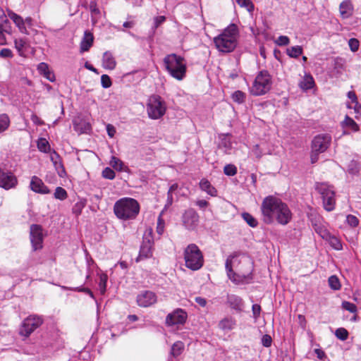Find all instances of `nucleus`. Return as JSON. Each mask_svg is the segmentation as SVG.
I'll return each mask as SVG.
<instances>
[{"label":"nucleus","instance_id":"10","mask_svg":"<svg viewBox=\"0 0 361 361\" xmlns=\"http://www.w3.org/2000/svg\"><path fill=\"white\" fill-rule=\"evenodd\" d=\"M43 323V319L38 315H30L25 319L20 329V334L23 336H29Z\"/></svg>","mask_w":361,"mask_h":361},{"label":"nucleus","instance_id":"14","mask_svg":"<svg viewBox=\"0 0 361 361\" xmlns=\"http://www.w3.org/2000/svg\"><path fill=\"white\" fill-rule=\"evenodd\" d=\"M30 241L34 251L42 248L43 235L39 225L32 224L30 226Z\"/></svg>","mask_w":361,"mask_h":361},{"label":"nucleus","instance_id":"15","mask_svg":"<svg viewBox=\"0 0 361 361\" xmlns=\"http://www.w3.org/2000/svg\"><path fill=\"white\" fill-rule=\"evenodd\" d=\"M186 319L187 313L183 310L178 308L166 316V324L168 326L183 324L185 322Z\"/></svg>","mask_w":361,"mask_h":361},{"label":"nucleus","instance_id":"2","mask_svg":"<svg viewBox=\"0 0 361 361\" xmlns=\"http://www.w3.org/2000/svg\"><path fill=\"white\" fill-rule=\"evenodd\" d=\"M238 34V26L233 23L230 24L221 34L214 38L216 48L223 53L233 51L237 46Z\"/></svg>","mask_w":361,"mask_h":361},{"label":"nucleus","instance_id":"48","mask_svg":"<svg viewBox=\"0 0 361 361\" xmlns=\"http://www.w3.org/2000/svg\"><path fill=\"white\" fill-rule=\"evenodd\" d=\"M345 222L348 226L355 228L359 224V219L354 215L348 214L346 216Z\"/></svg>","mask_w":361,"mask_h":361},{"label":"nucleus","instance_id":"57","mask_svg":"<svg viewBox=\"0 0 361 361\" xmlns=\"http://www.w3.org/2000/svg\"><path fill=\"white\" fill-rule=\"evenodd\" d=\"M13 56V52L10 49L4 48L0 51V57L4 59H11Z\"/></svg>","mask_w":361,"mask_h":361},{"label":"nucleus","instance_id":"5","mask_svg":"<svg viewBox=\"0 0 361 361\" xmlns=\"http://www.w3.org/2000/svg\"><path fill=\"white\" fill-rule=\"evenodd\" d=\"M272 78L266 70L260 71L256 75L250 92L254 96H262L267 94L271 88Z\"/></svg>","mask_w":361,"mask_h":361},{"label":"nucleus","instance_id":"28","mask_svg":"<svg viewBox=\"0 0 361 361\" xmlns=\"http://www.w3.org/2000/svg\"><path fill=\"white\" fill-rule=\"evenodd\" d=\"M200 188L202 191L206 192L208 195L212 197H216L217 195L216 189L212 185L210 182L206 178H202L200 180Z\"/></svg>","mask_w":361,"mask_h":361},{"label":"nucleus","instance_id":"41","mask_svg":"<svg viewBox=\"0 0 361 361\" xmlns=\"http://www.w3.org/2000/svg\"><path fill=\"white\" fill-rule=\"evenodd\" d=\"M54 197L57 200H64L67 198L68 194L64 188L61 187H57L55 190Z\"/></svg>","mask_w":361,"mask_h":361},{"label":"nucleus","instance_id":"25","mask_svg":"<svg viewBox=\"0 0 361 361\" xmlns=\"http://www.w3.org/2000/svg\"><path fill=\"white\" fill-rule=\"evenodd\" d=\"M339 11L343 18H348L353 12V6L350 0H345L340 4Z\"/></svg>","mask_w":361,"mask_h":361},{"label":"nucleus","instance_id":"60","mask_svg":"<svg viewBox=\"0 0 361 361\" xmlns=\"http://www.w3.org/2000/svg\"><path fill=\"white\" fill-rule=\"evenodd\" d=\"M49 70V66L46 63L42 62L39 63L37 66V71L41 75H43L45 72H47Z\"/></svg>","mask_w":361,"mask_h":361},{"label":"nucleus","instance_id":"61","mask_svg":"<svg viewBox=\"0 0 361 361\" xmlns=\"http://www.w3.org/2000/svg\"><path fill=\"white\" fill-rule=\"evenodd\" d=\"M15 47L20 51H21L25 45V41L23 39H16L14 41Z\"/></svg>","mask_w":361,"mask_h":361},{"label":"nucleus","instance_id":"29","mask_svg":"<svg viewBox=\"0 0 361 361\" xmlns=\"http://www.w3.org/2000/svg\"><path fill=\"white\" fill-rule=\"evenodd\" d=\"M89 7L91 13V21L92 25H94L101 16V11L94 1H90Z\"/></svg>","mask_w":361,"mask_h":361},{"label":"nucleus","instance_id":"32","mask_svg":"<svg viewBox=\"0 0 361 361\" xmlns=\"http://www.w3.org/2000/svg\"><path fill=\"white\" fill-rule=\"evenodd\" d=\"M303 52L302 47L301 46H293L288 48L286 49L287 55L293 59L298 58L300 55H302Z\"/></svg>","mask_w":361,"mask_h":361},{"label":"nucleus","instance_id":"11","mask_svg":"<svg viewBox=\"0 0 361 361\" xmlns=\"http://www.w3.org/2000/svg\"><path fill=\"white\" fill-rule=\"evenodd\" d=\"M18 183L17 177L11 170L0 166V188L8 190L16 188Z\"/></svg>","mask_w":361,"mask_h":361},{"label":"nucleus","instance_id":"6","mask_svg":"<svg viewBox=\"0 0 361 361\" xmlns=\"http://www.w3.org/2000/svg\"><path fill=\"white\" fill-rule=\"evenodd\" d=\"M184 259L187 268L192 270H199L204 264V257L197 245L191 243L184 250Z\"/></svg>","mask_w":361,"mask_h":361},{"label":"nucleus","instance_id":"27","mask_svg":"<svg viewBox=\"0 0 361 361\" xmlns=\"http://www.w3.org/2000/svg\"><path fill=\"white\" fill-rule=\"evenodd\" d=\"M236 326V320L231 317H227L221 319L219 323V327L224 331H229L234 329Z\"/></svg>","mask_w":361,"mask_h":361},{"label":"nucleus","instance_id":"59","mask_svg":"<svg viewBox=\"0 0 361 361\" xmlns=\"http://www.w3.org/2000/svg\"><path fill=\"white\" fill-rule=\"evenodd\" d=\"M49 152L50 160L53 163V165L61 161V157L56 151L53 150L52 152L50 151Z\"/></svg>","mask_w":361,"mask_h":361},{"label":"nucleus","instance_id":"51","mask_svg":"<svg viewBox=\"0 0 361 361\" xmlns=\"http://www.w3.org/2000/svg\"><path fill=\"white\" fill-rule=\"evenodd\" d=\"M115 172L113 169H111L109 167H106L102 171V176L104 178L109 179V180H113L115 178Z\"/></svg>","mask_w":361,"mask_h":361},{"label":"nucleus","instance_id":"21","mask_svg":"<svg viewBox=\"0 0 361 361\" xmlns=\"http://www.w3.org/2000/svg\"><path fill=\"white\" fill-rule=\"evenodd\" d=\"M219 149L222 150L224 154H230L232 150V142L231 140V135L221 134L219 135Z\"/></svg>","mask_w":361,"mask_h":361},{"label":"nucleus","instance_id":"12","mask_svg":"<svg viewBox=\"0 0 361 361\" xmlns=\"http://www.w3.org/2000/svg\"><path fill=\"white\" fill-rule=\"evenodd\" d=\"M331 142V135L330 134H319L312 141V149L314 152L323 153L329 147Z\"/></svg>","mask_w":361,"mask_h":361},{"label":"nucleus","instance_id":"22","mask_svg":"<svg viewBox=\"0 0 361 361\" xmlns=\"http://www.w3.org/2000/svg\"><path fill=\"white\" fill-rule=\"evenodd\" d=\"M343 129V135L350 134V132H357L359 130L357 123L348 116H345V119L341 123Z\"/></svg>","mask_w":361,"mask_h":361},{"label":"nucleus","instance_id":"53","mask_svg":"<svg viewBox=\"0 0 361 361\" xmlns=\"http://www.w3.org/2000/svg\"><path fill=\"white\" fill-rule=\"evenodd\" d=\"M347 106L349 109H353L355 113L356 114L355 118H357L359 116H361V106L359 104L358 102H355L354 104H348Z\"/></svg>","mask_w":361,"mask_h":361},{"label":"nucleus","instance_id":"36","mask_svg":"<svg viewBox=\"0 0 361 361\" xmlns=\"http://www.w3.org/2000/svg\"><path fill=\"white\" fill-rule=\"evenodd\" d=\"M242 218L250 227L255 228L258 225L257 219L247 212H243L242 214Z\"/></svg>","mask_w":361,"mask_h":361},{"label":"nucleus","instance_id":"37","mask_svg":"<svg viewBox=\"0 0 361 361\" xmlns=\"http://www.w3.org/2000/svg\"><path fill=\"white\" fill-rule=\"evenodd\" d=\"M10 126V119L7 114L0 115V133L4 132Z\"/></svg>","mask_w":361,"mask_h":361},{"label":"nucleus","instance_id":"20","mask_svg":"<svg viewBox=\"0 0 361 361\" xmlns=\"http://www.w3.org/2000/svg\"><path fill=\"white\" fill-rule=\"evenodd\" d=\"M8 17L13 20L16 26L18 28L19 31L23 34H28L26 26L25 25L24 19L18 14L14 13L11 10L7 11Z\"/></svg>","mask_w":361,"mask_h":361},{"label":"nucleus","instance_id":"7","mask_svg":"<svg viewBox=\"0 0 361 361\" xmlns=\"http://www.w3.org/2000/svg\"><path fill=\"white\" fill-rule=\"evenodd\" d=\"M232 258L233 256H229L225 263L226 274L228 279L235 284H247L252 280V267L250 261H247V264L250 266V271L247 274L235 273L232 268Z\"/></svg>","mask_w":361,"mask_h":361},{"label":"nucleus","instance_id":"26","mask_svg":"<svg viewBox=\"0 0 361 361\" xmlns=\"http://www.w3.org/2000/svg\"><path fill=\"white\" fill-rule=\"evenodd\" d=\"M93 41V35L90 32L86 30L84 33L83 38L80 42V51H87L90 49V48L92 46Z\"/></svg>","mask_w":361,"mask_h":361},{"label":"nucleus","instance_id":"1","mask_svg":"<svg viewBox=\"0 0 361 361\" xmlns=\"http://www.w3.org/2000/svg\"><path fill=\"white\" fill-rule=\"evenodd\" d=\"M260 210L262 221L266 224L277 222L280 225L285 226L292 219V212L288 204L274 195H268L263 199Z\"/></svg>","mask_w":361,"mask_h":361},{"label":"nucleus","instance_id":"49","mask_svg":"<svg viewBox=\"0 0 361 361\" xmlns=\"http://www.w3.org/2000/svg\"><path fill=\"white\" fill-rule=\"evenodd\" d=\"M341 306L344 310H345L351 313H356L357 311V308L356 305L355 304L348 302V301H343L342 302Z\"/></svg>","mask_w":361,"mask_h":361},{"label":"nucleus","instance_id":"8","mask_svg":"<svg viewBox=\"0 0 361 361\" xmlns=\"http://www.w3.org/2000/svg\"><path fill=\"white\" fill-rule=\"evenodd\" d=\"M315 189L322 196L324 208L328 212L333 211L336 205L334 187L326 183H317Z\"/></svg>","mask_w":361,"mask_h":361},{"label":"nucleus","instance_id":"56","mask_svg":"<svg viewBox=\"0 0 361 361\" xmlns=\"http://www.w3.org/2000/svg\"><path fill=\"white\" fill-rule=\"evenodd\" d=\"M348 45L352 51L355 52L358 50L359 41L355 38H351L348 41Z\"/></svg>","mask_w":361,"mask_h":361},{"label":"nucleus","instance_id":"23","mask_svg":"<svg viewBox=\"0 0 361 361\" xmlns=\"http://www.w3.org/2000/svg\"><path fill=\"white\" fill-rule=\"evenodd\" d=\"M152 255V243L148 240H143L136 262H139L142 259L149 258Z\"/></svg>","mask_w":361,"mask_h":361},{"label":"nucleus","instance_id":"40","mask_svg":"<svg viewBox=\"0 0 361 361\" xmlns=\"http://www.w3.org/2000/svg\"><path fill=\"white\" fill-rule=\"evenodd\" d=\"M330 288L334 290H338L341 288V285L338 278L335 276H331L328 280Z\"/></svg>","mask_w":361,"mask_h":361},{"label":"nucleus","instance_id":"31","mask_svg":"<svg viewBox=\"0 0 361 361\" xmlns=\"http://www.w3.org/2000/svg\"><path fill=\"white\" fill-rule=\"evenodd\" d=\"M325 240L334 250H341L343 249L342 243L340 239L336 236L329 233V235L327 236V238H326Z\"/></svg>","mask_w":361,"mask_h":361},{"label":"nucleus","instance_id":"18","mask_svg":"<svg viewBox=\"0 0 361 361\" xmlns=\"http://www.w3.org/2000/svg\"><path fill=\"white\" fill-rule=\"evenodd\" d=\"M30 188L33 192L36 193L43 195L50 193V190L48 187L44 185L43 181L39 178L35 176H32L31 178Z\"/></svg>","mask_w":361,"mask_h":361},{"label":"nucleus","instance_id":"54","mask_svg":"<svg viewBox=\"0 0 361 361\" xmlns=\"http://www.w3.org/2000/svg\"><path fill=\"white\" fill-rule=\"evenodd\" d=\"M166 20V17L164 16H159L154 18L153 30H156L159 26L164 23Z\"/></svg>","mask_w":361,"mask_h":361},{"label":"nucleus","instance_id":"44","mask_svg":"<svg viewBox=\"0 0 361 361\" xmlns=\"http://www.w3.org/2000/svg\"><path fill=\"white\" fill-rule=\"evenodd\" d=\"M85 207V201L80 200L76 202L72 209L73 213L76 216H78L81 214L83 208Z\"/></svg>","mask_w":361,"mask_h":361},{"label":"nucleus","instance_id":"50","mask_svg":"<svg viewBox=\"0 0 361 361\" xmlns=\"http://www.w3.org/2000/svg\"><path fill=\"white\" fill-rule=\"evenodd\" d=\"M101 85L103 88H109L112 85V81L111 78L106 74H104L101 76Z\"/></svg>","mask_w":361,"mask_h":361},{"label":"nucleus","instance_id":"19","mask_svg":"<svg viewBox=\"0 0 361 361\" xmlns=\"http://www.w3.org/2000/svg\"><path fill=\"white\" fill-rule=\"evenodd\" d=\"M227 304L232 310H234L237 312H242L244 307L243 299L240 296L234 294L227 295Z\"/></svg>","mask_w":361,"mask_h":361},{"label":"nucleus","instance_id":"30","mask_svg":"<svg viewBox=\"0 0 361 361\" xmlns=\"http://www.w3.org/2000/svg\"><path fill=\"white\" fill-rule=\"evenodd\" d=\"M314 80L310 74H305L302 80L300 82L299 86L303 90H308L314 87Z\"/></svg>","mask_w":361,"mask_h":361},{"label":"nucleus","instance_id":"55","mask_svg":"<svg viewBox=\"0 0 361 361\" xmlns=\"http://www.w3.org/2000/svg\"><path fill=\"white\" fill-rule=\"evenodd\" d=\"M252 315H253V318L255 321H257L259 316H260V312H261V307L258 304H254L252 305Z\"/></svg>","mask_w":361,"mask_h":361},{"label":"nucleus","instance_id":"52","mask_svg":"<svg viewBox=\"0 0 361 361\" xmlns=\"http://www.w3.org/2000/svg\"><path fill=\"white\" fill-rule=\"evenodd\" d=\"M275 43L278 46H286L290 43V39L287 36L281 35L276 39Z\"/></svg>","mask_w":361,"mask_h":361},{"label":"nucleus","instance_id":"47","mask_svg":"<svg viewBox=\"0 0 361 361\" xmlns=\"http://www.w3.org/2000/svg\"><path fill=\"white\" fill-rule=\"evenodd\" d=\"M224 172L226 176H233L237 173V168L233 164H226L224 168Z\"/></svg>","mask_w":361,"mask_h":361},{"label":"nucleus","instance_id":"39","mask_svg":"<svg viewBox=\"0 0 361 361\" xmlns=\"http://www.w3.org/2000/svg\"><path fill=\"white\" fill-rule=\"evenodd\" d=\"M111 166L116 171H123L124 169V164L118 158L112 157L110 161Z\"/></svg>","mask_w":361,"mask_h":361},{"label":"nucleus","instance_id":"24","mask_svg":"<svg viewBox=\"0 0 361 361\" xmlns=\"http://www.w3.org/2000/svg\"><path fill=\"white\" fill-rule=\"evenodd\" d=\"M102 66L104 69L112 71L116 66V61L110 51H105L102 56Z\"/></svg>","mask_w":361,"mask_h":361},{"label":"nucleus","instance_id":"63","mask_svg":"<svg viewBox=\"0 0 361 361\" xmlns=\"http://www.w3.org/2000/svg\"><path fill=\"white\" fill-rule=\"evenodd\" d=\"M314 353L316 354L317 358L320 360H323L326 357L324 351L319 348L314 349Z\"/></svg>","mask_w":361,"mask_h":361},{"label":"nucleus","instance_id":"16","mask_svg":"<svg viewBox=\"0 0 361 361\" xmlns=\"http://www.w3.org/2000/svg\"><path fill=\"white\" fill-rule=\"evenodd\" d=\"M198 221L199 215L193 209L186 210L183 215V225L188 230H194Z\"/></svg>","mask_w":361,"mask_h":361},{"label":"nucleus","instance_id":"13","mask_svg":"<svg viewBox=\"0 0 361 361\" xmlns=\"http://www.w3.org/2000/svg\"><path fill=\"white\" fill-rule=\"evenodd\" d=\"M157 301L155 293L151 290H141L137 295L136 302L141 307H149L154 305Z\"/></svg>","mask_w":361,"mask_h":361},{"label":"nucleus","instance_id":"43","mask_svg":"<svg viewBox=\"0 0 361 361\" xmlns=\"http://www.w3.org/2000/svg\"><path fill=\"white\" fill-rule=\"evenodd\" d=\"M314 229L315 232L324 240L330 233L324 227H323L321 225H317L316 224H314Z\"/></svg>","mask_w":361,"mask_h":361},{"label":"nucleus","instance_id":"38","mask_svg":"<svg viewBox=\"0 0 361 361\" xmlns=\"http://www.w3.org/2000/svg\"><path fill=\"white\" fill-rule=\"evenodd\" d=\"M236 3L243 8H246V10L250 13H252L255 9V5L252 2L251 0H236Z\"/></svg>","mask_w":361,"mask_h":361},{"label":"nucleus","instance_id":"17","mask_svg":"<svg viewBox=\"0 0 361 361\" xmlns=\"http://www.w3.org/2000/svg\"><path fill=\"white\" fill-rule=\"evenodd\" d=\"M12 34V27L9 20L5 15L0 16V45L7 43L6 35Z\"/></svg>","mask_w":361,"mask_h":361},{"label":"nucleus","instance_id":"45","mask_svg":"<svg viewBox=\"0 0 361 361\" xmlns=\"http://www.w3.org/2000/svg\"><path fill=\"white\" fill-rule=\"evenodd\" d=\"M335 336L341 341H345L348 337V331L344 328H338L335 331Z\"/></svg>","mask_w":361,"mask_h":361},{"label":"nucleus","instance_id":"35","mask_svg":"<svg viewBox=\"0 0 361 361\" xmlns=\"http://www.w3.org/2000/svg\"><path fill=\"white\" fill-rule=\"evenodd\" d=\"M38 149L44 153H48L51 151L50 145L45 138H39L37 141Z\"/></svg>","mask_w":361,"mask_h":361},{"label":"nucleus","instance_id":"64","mask_svg":"<svg viewBox=\"0 0 361 361\" xmlns=\"http://www.w3.org/2000/svg\"><path fill=\"white\" fill-rule=\"evenodd\" d=\"M106 132L110 137H113L116 133V128L111 124H108L106 126Z\"/></svg>","mask_w":361,"mask_h":361},{"label":"nucleus","instance_id":"34","mask_svg":"<svg viewBox=\"0 0 361 361\" xmlns=\"http://www.w3.org/2000/svg\"><path fill=\"white\" fill-rule=\"evenodd\" d=\"M108 276L105 273L99 274V290L102 295H104L106 290V283Z\"/></svg>","mask_w":361,"mask_h":361},{"label":"nucleus","instance_id":"42","mask_svg":"<svg viewBox=\"0 0 361 361\" xmlns=\"http://www.w3.org/2000/svg\"><path fill=\"white\" fill-rule=\"evenodd\" d=\"M232 99L238 104H243L245 100V94L242 91L237 90L232 94Z\"/></svg>","mask_w":361,"mask_h":361},{"label":"nucleus","instance_id":"46","mask_svg":"<svg viewBox=\"0 0 361 361\" xmlns=\"http://www.w3.org/2000/svg\"><path fill=\"white\" fill-rule=\"evenodd\" d=\"M64 290H68V289H70V288H68L66 286H62L61 287ZM71 290H73L75 291H78V292H83V293H85L87 294H88L92 298H93L94 300H95L94 298V295L93 294V293L92 292V290L90 289H89L88 288H83L82 286L80 287H76V288H71Z\"/></svg>","mask_w":361,"mask_h":361},{"label":"nucleus","instance_id":"9","mask_svg":"<svg viewBox=\"0 0 361 361\" xmlns=\"http://www.w3.org/2000/svg\"><path fill=\"white\" fill-rule=\"evenodd\" d=\"M166 106L165 102L159 95H152L148 99L147 111L152 119H159L166 113Z\"/></svg>","mask_w":361,"mask_h":361},{"label":"nucleus","instance_id":"58","mask_svg":"<svg viewBox=\"0 0 361 361\" xmlns=\"http://www.w3.org/2000/svg\"><path fill=\"white\" fill-rule=\"evenodd\" d=\"M262 344L263 346L266 348H269L271 345L272 343V338L268 334H264L262 338Z\"/></svg>","mask_w":361,"mask_h":361},{"label":"nucleus","instance_id":"33","mask_svg":"<svg viewBox=\"0 0 361 361\" xmlns=\"http://www.w3.org/2000/svg\"><path fill=\"white\" fill-rule=\"evenodd\" d=\"M184 349V344L181 341L174 343L171 347V354L173 357L179 356Z\"/></svg>","mask_w":361,"mask_h":361},{"label":"nucleus","instance_id":"4","mask_svg":"<svg viewBox=\"0 0 361 361\" xmlns=\"http://www.w3.org/2000/svg\"><path fill=\"white\" fill-rule=\"evenodd\" d=\"M164 64L166 71L172 78L178 80L185 78L187 66L183 56L176 54H168L164 59Z\"/></svg>","mask_w":361,"mask_h":361},{"label":"nucleus","instance_id":"62","mask_svg":"<svg viewBox=\"0 0 361 361\" xmlns=\"http://www.w3.org/2000/svg\"><path fill=\"white\" fill-rule=\"evenodd\" d=\"M164 221L159 216L157 222V231L159 234H162L164 232Z\"/></svg>","mask_w":361,"mask_h":361},{"label":"nucleus","instance_id":"3","mask_svg":"<svg viewBox=\"0 0 361 361\" xmlns=\"http://www.w3.org/2000/svg\"><path fill=\"white\" fill-rule=\"evenodd\" d=\"M139 202L132 197H122L114 205V213L120 220L128 221L136 219L140 213Z\"/></svg>","mask_w":361,"mask_h":361}]
</instances>
